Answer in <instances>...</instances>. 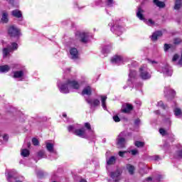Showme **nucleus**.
<instances>
[{"label":"nucleus","instance_id":"nucleus-1","mask_svg":"<svg viewBox=\"0 0 182 182\" xmlns=\"http://www.w3.org/2000/svg\"><path fill=\"white\" fill-rule=\"evenodd\" d=\"M69 87L72 89H79L80 85L77 81L70 80H68L66 84H62L61 86L58 85L61 93H69Z\"/></svg>","mask_w":182,"mask_h":182},{"label":"nucleus","instance_id":"nucleus-2","mask_svg":"<svg viewBox=\"0 0 182 182\" xmlns=\"http://www.w3.org/2000/svg\"><path fill=\"white\" fill-rule=\"evenodd\" d=\"M143 14H144V10L141 9V7H138L137 11H136V16L140 19V21H144V22L146 23V25H149V26H153L154 25V22L151 19L146 20L144 18V16H143Z\"/></svg>","mask_w":182,"mask_h":182},{"label":"nucleus","instance_id":"nucleus-3","mask_svg":"<svg viewBox=\"0 0 182 182\" xmlns=\"http://www.w3.org/2000/svg\"><path fill=\"white\" fill-rule=\"evenodd\" d=\"M139 77L142 79V80H149V79H151V74L147 71V66L146 65H142L139 68Z\"/></svg>","mask_w":182,"mask_h":182},{"label":"nucleus","instance_id":"nucleus-4","mask_svg":"<svg viewBox=\"0 0 182 182\" xmlns=\"http://www.w3.org/2000/svg\"><path fill=\"white\" fill-rule=\"evenodd\" d=\"M123 171L122 169H117L116 171L109 173V177L113 180L114 182H119L122 180V174Z\"/></svg>","mask_w":182,"mask_h":182},{"label":"nucleus","instance_id":"nucleus-5","mask_svg":"<svg viewBox=\"0 0 182 182\" xmlns=\"http://www.w3.org/2000/svg\"><path fill=\"white\" fill-rule=\"evenodd\" d=\"M126 136L124 132H121L117 138V145L118 149H124L126 147V139L123 136Z\"/></svg>","mask_w":182,"mask_h":182},{"label":"nucleus","instance_id":"nucleus-6","mask_svg":"<svg viewBox=\"0 0 182 182\" xmlns=\"http://www.w3.org/2000/svg\"><path fill=\"white\" fill-rule=\"evenodd\" d=\"M8 32L9 36H11V38H18V36L21 35V31H19V29H18V28L14 26H10L9 28Z\"/></svg>","mask_w":182,"mask_h":182},{"label":"nucleus","instance_id":"nucleus-7","mask_svg":"<svg viewBox=\"0 0 182 182\" xmlns=\"http://www.w3.org/2000/svg\"><path fill=\"white\" fill-rule=\"evenodd\" d=\"M121 110L122 113H130L132 110H133V105L129 103H125L122 105Z\"/></svg>","mask_w":182,"mask_h":182},{"label":"nucleus","instance_id":"nucleus-8","mask_svg":"<svg viewBox=\"0 0 182 182\" xmlns=\"http://www.w3.org/2000/svg\"><path fill=\"white\" fill-rule=\"evenodd\" d=\"M74 134H75V136H78L79 137L85 139V137H86V130L85 129V128L75 129L74 131Z\"/></svg>","mask_w":182,"mask_h":182},{"label":"nucleus","instance_id":"nucleus-9","mask_svg":"<svg viewBox=\"0 0 182 182\" xmlns=\"http://www.w3.org/2000/svg\"><path fill=\"white\" fill-rule=\"evenodd\" d=\"M86 102L87 103H88V105H90L91 107L93 106L94 107H97V106L100 105V100L97 99H95V100L87 99Z\"/></svg>","mask_w":182,"mask_h":182},{"label":"nucleus","instance_id":"nucleus-10","mask_svg":"<svg viewBox=\"0 0 182 182\" xmlns=\"http://www.w3.org/2000/svg\"><path fill=\"white\" fill-rule=\"evenodd\" d=\"M112 63L114 65H120L122 62H123V58L120 55H114L112 59H111Z\"/></svg>","mask_w":182,"mask_h":182},{"label":"nucleus","instance_id":"nucleus-11","mask_svg":"<svg viewBox=\"0 0 182 182\" xmlns=\"http://www.w3.org/2000/svg\"><path fill=\"white\" fill-rule=\"evenodd\" d=\"M162 72L166 76H171V75H173V70L170 69V67L168 65H166L165 67H164L162 68Z\"/></svg>","mask_w":182,"mask_h":182},{"label":"nucleus","instance_id":"nucleus-12","mask_svg":"<svg viewBox=\"0 0 182 182\" xmlns=\"http://www.w3.org/2000/svg\"><path fill=\"white\" fill-rule=\"evenodd\" d=\"M161 36H163V33L160 31H158L154 32L151 35V41H157V39H159V38H161Z\"/></svg>","mask_w":182,"mask_h":182},{"label":"nucleus","instance_id":"nucleus-13","mask_svg":"<svg viewBox=\"0 0 182 182\" xmlns=\"http://www.w3.org/2000/svg\"><path fill=\"white\" fill-rule=\"evenodd\" d=\"M89 38V34L87 33H80V42L82 43H87Z\"/></svg>","mask_w":182,"mask_h":182},{"label":"nucleus","instance_id":"nucleus-14","mask_svg":"<svg viewBox=\"0 0 182 182\" xmlns=\"http://www.w3.org/2000/svg\"><path fill=\"white\" fill-rule=\"evenodd\" d=\"M70 53L72 56V59H77V58H79V52L77 51V49L75 48L70 49Z\"/></svg>","mask_w":182,"mask_h":182},{"label":"nucleus","instance_id":"nucleus-15","mask_svg":"<svg viewBox=\"0 0 182 182\" xmlns=\"http://www.w3.org/2000/svg\"><path fill=\"white\" fill-rule=\"evenodd\" d=\"M14 173H15V171H9L6 170L5 174H7V181L9 182L12 181V178L15 179V177H14Z\"/></svg>","mask_w":182,"mask_h":182},{"label":"nucleus","instance_id":"nucleus-16","mask_svg":"<svg viewBox=\"0 0 182 182\" xmlns=\"http://www.w3.org/2000/svg\"><path fill=\"white\" fill-rule=\"evenodd\" d=\"M82 95H87V96H90V95H92V88L90 86L85 87L82 92Z\"/></svg>","mask_w":182,"mask_h":182},{"label":"nucleus","instance_id":"nucleus-17","mask_svg":"<svg viewBox=\"0 0 182 182\" xmlns=\"http://www.w3.org/2000/svg\"><path fill=\"white\" fill-rule=\"evenodd\" d=\"M100 97L102 107H103L104 110H106V109H107V107L106 106V100H107V96L101 95Z\"/></svg>","mask_w":182,"mask_h":182},{"label":"nucleus","instance_id":"nucleus-18","mask_svg":"<svg viewBox=\"0 0 182 182\" xmlns=\"http://www.w3.org/2000/svg\"><path fill=\"white\" fill-rule=\"evenodd\" d=\"M11 70V67L9 65H1L0 66V72L2 73H6V72H9Z\"/></svg>","mask_w":182,"mask_h":182},{"label":"nucleus","instance_id":"nucleus-19","mask_svg":"<svg viewBox=\"0 0 182 182\" xmlns=\"http://www.w3.org/2000/svg\"><path fill=\"white\" fill-rule=\"evenodd\" d=\"M11 14L15 18H22V13L18 9L14 10Z\"/></svg>","mask_w":182,"mask_h":182},{"label":"nucleus","instance_id":"nucleus-20","mask_svg":"<svg viewBox=\"0 0 182 182\" xmlns=\"http://www.w3.org/2000/svg\"><path fill=\"white\" fill-rule=\"evenodd\" d=\"M154 5H156L158 8H164L166 6V4L163 1H160L159 0H154Z\"/></svg>","mask_w":182,"mask_h":182},{"label":"nucleus","instance_id":"nucleus-21","mask_svg":"<svg viewBox=\"0 0 182 182\" xmlns=\"http://www.w3.org/2000/svg\"><path fill=\"white\" fill-rule=\"evenodd\" d=\"M116 163V156H111L109 159H107V164L112 166Z\"/></svg>","mask_w":182,"mask_h":182},{"label":"nucleus","instance_id":"nucleus-22","mask_svg":"<svg viewBox=\"0 0 182 182\" xmlns=\"http://www.w3.org/2000/svg\"><path fill=\"white\" fill-rule=\"evenodd\" d=\"M127 170H128L129 173L132 176V174H134V166L131 164L127 165Z\"/></svg>","mask_w":182,"mask_h":182},{"label":"nucleus","instance_id":"nucleus-23","mask_svg":"<svg viewBox=\"0 0 182 182\" xmlns=\"http://www.w3.org/2000/svg\"><path fill=\"white\" fill-rule=\"evenodd\" d=\"M1 21H2V22H4V23H8V21H9V19H8V13H6L5 11H4L2 13Z\"/></svg>","mask_w":182,"mask_h":182},{"label":"nucleus","instance_id":"nucleus-24","mask_svg":"<svg viewBox=\"0 0 182 182\" xmlns=\"http://www.w3.org/2000/svg\"><path fill=\"white\" fill-rule=\"evenodd\" d=\"M46 149L48 150V151H49L50 153H55V151L53 150V144L47 142L46 143Z\"/></svg>","mask_w":182,"mask_h":182},{"label":"nucleus","instance_id":"nucleus-25","mask_svg":"<svg viewBox=\"0 0 182 182\" xmlns=\"http://www.w3.org/2000/svg\"><path fill=\"white\" fill-rule=\"evenodd\" d=\"M174 114L176 116V117H180V116H182V112L181 109L176 107L173 109Z\"/></svg>","mask_w":182,"mask_h":182},{"label":"nucleus","instance_id":"nucleus-26","mask_svg":"<svg viewBox=\"0 0 182 182\" xmlns=\"http://www.w3.org/2000/svg\"><path fill=\"white\" fill-rule=\"evenodd\" d=\"M122 29H123V28H122V26H118L115 28L114 33H115L116 35H117V36H120V35H122V33H123V32L122 31Z\"/></svg>","mask_w":182,"mask_h":182},{"label":"nucleus","instance_id":"nucleus-27","mask_svg":"<svg viewBox=\"0 0 182 182\" xmlns=\"http://www.w3.org/2000/svg\"><path fill=\"white\" fill-rule=\"evenodd\" d=\"M182 5V0H176L174 9H180Z\"/></svg>","mask_w":182,"mask_h":182},{"label":"nucleus","instance_id":"nucleus-28","mask_svg":"<svg viewBox=\"0 0 182 182\" xmlns=\"http://www.w3.org/2000/svg\"><path fill=\"white\" fill-rule=\"evenodd\" d=\"M22 76H23V71L22 70L16 71L14 73V77L16 78L22 77Z\"/></svg>","mask_w":182,"mask_h":182},{"label":"nucleus","instance_id":"nucleus-29","mask_svg":"<svg viewBox=\"0 0 182 182\" xmlns=\"http://www.w3.org/2000/svg\"><path fill=\"white\" fill-rule=\"evenodd\" d=\"M175 159H182V149L177 151L174 155Z\"/></svg>","mask_w":182,"mask_h":182},{"label":"nucleus","instance_id":"nucleus-30","mask_svg":"<svg viewBox=\"0 0 182 182\" xmlns=\"http://www.w3.org/2000/svg\"><path fill=\"white\" fill-rule=\"evenodd\" d=\"M21 156H23V157H28V156H29V150L24 149L21 151Z\"/></svg>","mask_w":182,"mask_h":182},{"label":"nucleus","instance_id":"nucleus-31","mask_svg":"<svg viewBox=\"0 0 182 182\" xmlns=\"http://www.w3.org/2000/svg\"><path fill=\"white\" fill-rule=\"evenodd\" d=\"M10 52H11V49L4 48L3 49V58H6Z\"/></svg>","mask_w":182,"mask_h":182},{"label":"nucleus","instance_id":"nucleus-32","mask_svg":"<svg viewBox=\"0 0 182 182\" xmlns=\"http://www.w3.org/2000/svg\"><path fill=\"white\" fill-rule=\"evenodd\" d=\"M136 76H137V73L134 70H130L129 77L132 79L136 77Z\"/></svg>","mask_w":182,"mask_h":182},{"label":"nucleus","instance_id":"nucleus-33","mask_svg":"<svg viewBox=\"0 0 182 182\" xmlns=\"http://www.w3.org/2000/svg\"><path fill=\"white\" fill-rule=\"evenodd\" d=\"M85 127H86V129L90 131L91 134H93V129H92V127L90 126V124L89 122L85 123Z\"/></svg>","mask_w":182,"mask_h":182},{"label":"nucleus","instance_id":"nucleus-34","mask_svg":"<svg viewBox=\"0 0 182 182\" xmlns=\"http://www.w3.org/2000/svg\"><path fill=\"white\" fill-rule=\"evenodd\" d=\"M134 145L136 146V147H144V142L136 141H135Z\"/></svg>","mask_w":182,"mask_h":182},{"label":"nucleus","instance_id":"nucleus-35","mask_svg":"<svg viewBox=\"0 0 182 182\" xmlns=\"http://www.w3.org/2000/svg\"><path fill=\"white\" fill-rule=\"evenodd\" d=\"M110 52V46L104 47L102 49V53H109Z\"/></svg>","mask_w":182,"mask_h":182},{"label":"nucleus","instance_id":"nucleus-36","mask_svg":"<svg viewBox=\"0 0 182 182\" xmlns=\"http://www.w3.org/2000/svg\"><path fill=\"white\" fill-rule=\"evenodd\" d=\"M159 133H160V134H161V136H167V134H168L167 131H166L163 128L159 129Z\"/></svg>","mask_w":182,"mask_h":182},{"label":"nucleus","instance_id":"nucleus-37","mask_svg":"<svg viewBox=\"0 0 182 182\" xmlns=\"http://www.w3.org/2000/svg\"><path fill=\"white\" fill-rule=\"evenodd\" d=\"M38 156L39 157V159H43L45 157V151H38Z\"/></svg>","mask_w":182,"mask_h":182},{"label":"nucleus","instance_id":"nucleus-38","mask_svg":"<svg viewBox=\"0 0 182 182\" xmlns=\"http://www.w3.org/2000/svg\"><path fill=\"white\" fill-rule=\"evenodd\" d=\"M151 160H153L154 161H159V160H161V159L159 155H154L151 156Z\"/></svg>","mask_w":182,"mask_h":182},{"label":"nucleus","instance_id":"nucleus-39","mask_svg":"<svg viewBox=\"0 0 182 182\" xmlns=\"http://www.w3.org/2000/svg\"><path fill=\"white\" fill-rule=\"evenodd\" d=\"M32 143L33 146H39V140L36 138H33L32 139Z\"/></svg>","mask_w":182,"mask_h":182},{"label":"nucleus","instance_id":"nucleus-40","mask_svg":"<svg viewBox=\"0 0 182 182\" xmlns=\"http://www.w3.org/2000/svg\"><path fill=\"white\" fill-rule=\"evenodd\" d=\"M107 6H113V4H114V1L113 0H107L106 1Z\"/></svg>","mask_w":182,"mask_h":182},{"label":"nucleus","instance_id":"nucleus-41","mask_svg":"<svg viewBox=\"0 0 182 182\" xmlns=\"http://www.w3.org/2000/svg\"><path fill=\"white\" fill-rule=\"evenodd\" d=\"M68 132L70 133V132H72V133H74L75 132V127L74 126H73V125H70L68 127Z\"/></svg>","mask_w":182,"mask_h":182},{"label":"nucleus","instance_id":"nucleus-42","mask_svg":"<svg viewBox=\"0 0 182 182\" xmlns=\"http://www.w3.org/2000/svg\"><path fill=\"white\" fill-rule=\"evenodd\" d=\"M162 178H163V176L157 175L155 178H154V180H156V181L160 182L161 181Z\"/></svg>","mask_w":182,"mask_h":182},{"label":"nucleus","instance_id":"nucleus-43","mask_svg":"<svg viewBox=\"0 0 182 182\" xmlns=\"http://www.w3.org/2000/svg\"><path fill=\"white\" fill-rule=\"evenodd\" d=\"M171 44H167V43L164 44L165 52H167V50H168V49H171Z\"/></svg>","mask_w":182,"mask_h":182},{"label":"nucleus","instance_id":"nucleus-44","mask_svg":"<svg viewBox=\"0 0 182 182\" xmlns=\"http://www.w3.org/2000/svg\"><path fill=\"white\" fill-rule=\"evenodd\" d=\"M158 106L159 107H161L162 109H166V105H164V103H163V101H159L158 102Z\"/></svg>","mask_w":182,"mask_h":182},{"label":"nucleus","instance_id":"nucleus-45","mask_svg":"<svg viewBox=\"0 0 182 182\" xmlns=\"http://www.w3.org/2000/svg\"><path fill=\"white\" fill-rule=\"evenodd\" d=\"M173 43L175 45H180V43H181V39L175 38Z\"/></svg>","mask_w":182,"mask_h":182},{"label":"nucleus","instance_id":"nucleus-46","mask_svg":"<svg viewBox=\"0 0 182 182\" xmlns=\"http://www.w3.org/2000/svg\"><path fill=\"white\" fill-rule=\"evenodd\" d=\"M126 153H127V151H119L118 154L120 157H124V154H126Z\"/></svg>","mask_w":182,"mask_h":182},{"label":"nucleus","instance_id":"nucleus-47","mask_svg":"<svg viewBox=\"0 0 182 182\" xmlns=\"http://www.w3.org/2000/svg\"><path fill=\"white\" fill-rule=\"evenodd\" d=\"M113 120L115 121L116 122H120V118L119 117V116L115 115L113 117Z\"/></svg>","mask_w":182,"mask_h":182},{"label":"nucleus","instance_id":"nucleus-48","mask_svg":"<svg viewBox=\"0 0 182 182\" xmlns=\"http://www.w3.org/2000/svg\"><path fill=\"white\" fill-rule=\"evenodd\" d=\"M130 153L132 154V156H136L139 151L136 149L131 150Z\"/></svg>","mask_w":182,"mask_h":182},{"label":"nucleus","instance_id":"nucleus-49","mask_svg":"<svg viewBox=\"0 0 182 182\" xmlns=\"http://www.w3.org/2000/svg\"><path fill=\"white\" fill-rule=\"evenodd\" d=\"M11 46H12L13 49H15V50L18 49V43H12Z\"/></svg>","mask_w":182,"mask_h":182},{"label":"nucleus","instance_id":"nucleus-50","mask_svg":"<svg viewBox=\"0 0 182 182\" xmlns=\"http://www.w3.org/2000/svg\"><path fill=\"white\" fill-rule=\"evenodd\" d=\"M134 124L135 126H139V124H140V119H136L134 120Z\"/></svg>","mask_w":182,"mask_h":182},{"label":"nucleus","instance_id":"nucleus-51","mask_svg":"<svg viewBox=\"0 0 182 182\" xmlns=\"http://www.w3.org/2000/svg\"><path fill=\"white\" fill-rule=\"evenodd\" d=\"M178 59V55L177 54H175L172 58L173 62H176Z\"/></svg>","mask_w":182,"mask_h":182},{"label":"nucleus","instance_id":"nucleus-52","mask_svg":"<svg viewBox=\"0 0 182 182\" xmlns=\"http://www.w3.org/2000/svg\"><path fill=\"white\" fill-rule=\"evenodd\" d=\"M170 93L171 94V99H173V97H174V96H176V91H174V90H171L170 91Z\"/></svg>","mask_w":182,"mask_h":182},{"label":"nucleus","instance_id":"nucleus-53","mask_svg":"<svg viewBox=\"0 0 182 182\" xmlns=\"http://www.w3.org/2000/svg\"><path fill=\"white\" fill-rule=\"evenodd\" d=\"M37 176H38V177H43V171H38L37 172Z\"/></svg>","mask_w":182,"mask_h":182},{"label":"nucleus","instance_id":"nucleus-54","mask_svg":"<svg viewBox=\"0 0 182 182\" xmlns=\"http://www.w3.org/2000/svg\"><path fill=\"white\" fill-rule=\"evenodd\" d=\"M148 62L149 63H151V65H154V63L157 64V62H156L155 60H151L150 59H148Z\"/></svg>","mask_w":182,"mask_h":182},{"label":"nucleus","instance_id":"nucleus-55","mask_svg":"<svg viewBox=\"0 0 182 182\" xmlns=\"http://www.w3.org/2000/svg\"><path fill=\"white\" fill-rule=\"evenodd\" d=\"M3 139H4V140L6 141V140H8V139H9V136L8 135L5 134V135H4Z\"/></svg>","mask_w":182,"mask_h":182},{"label":"nucleus","instance_id":"nucleus-56","mask_svg":"<svg viewBox=\"0 0 182 182\" xmlns=\"http://www.w3.org/2000/svg\"><path fill=\"white\" fill-rule=\"evenodd\" d=\"M151 180H153V178L151 177H148L146 178V181H151Z\"/></svg>","mask_w":182,"mask_h":182},{"label":"nucleus","instance_id":"nucleus-57","mask_svg":"<svg viewBox=\"0 0 182 182\" xmlns=\"http://www.w3.org/2000/svg\"><path fill=\"white\" fill-rule=\"evenodd\" d=\"M135 103L136 105H139V106L141 105V102L140 101H136Z\"/></svg>","mask_w":182,"mask_h":182},{"label":"nucleus","instance_id":"nucleus-58","mask_svg":"<svg viewBox=\"0 0 182 182\" xmlns=\"http://www.w3.org/2000/svg\"><path fill=\"white\" fill-rule=\"evenodd\" d=\"M136 65H137V63H136V62L131 64V66H136Z\"/></svg>","mask_w":182,"mask_h":182},{"label":"nucleus","instance_id":"nucleus-59","mask_svg":"<svg viewBox=\"0 0 182 182\" xmlns=\"http://www.w3.org/2000/svg\"><path fill=\"white\" fill-rule=\"evenodd\" d=\"M155 113H156V114H160V111L156 110V111H155Z\"/></svg>","mask_w":182,"mask_h":182},{"label":"nucleus","instance_id":"nucleus-60","mask_svg":"<svg viewBox=\"0 0 182 182\" xmlns=\"http://www.w3.org/2000/svg\"><path fill=\"white\" fill-rule=\"evenodd\" d=\"M168 122L169 126H171V121L170 119H168Z\"/></svg>","mask_w":182,"mask_h":182},{"label":"nucleus","instance_id":"nucleus-61","mask_svg":"<svg viewBox=\"0 0 182 182\" xmlns=\"http://www.w3.org/2000/svg\"><path fill=\"white\" fill-rule=\"evenodd\" d=\"M27 147H31V142L27 143Z\"/></svg>","mask_w":182,"mask_h":182},{"label":"nucleus","instance_id":"nucleus-62","mask_svg":"<svg viewBox=\"0 0 182 182\" xmlns=\"http://www.w3.org/2000/svg\"><path fill=\"white\" fill-rule=\"evenodd\" d=\"M80 182H87V181H86V180L85 179H81Z\"/></svg>","mask_w":182,"mask_h":182},{"label":"nucleus","instance_id":"nucleus-63","mask_svg":"<svg viewBox=\"0 0 182 182\" xmlns=\"http://www.w3.org/2000/svg\"><path fill=\"white\" fill-rule=\"evenodd\" d=\"M66 116H68L66 114H63V117H66Z\"/></svg>","mask_w":182,"mask_h":182}]
</instances>
